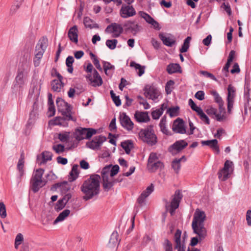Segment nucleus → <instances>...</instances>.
Segmentation results:
<instances>
[{"label":"nucleus","mask_w":251,"mask_h":251,"mask_svg":"<svg viewBox=\"0 0 251 251\" xmlns=\"http://www.w3.org/2000/svg\"><path fill=\"white\" fill-rule=\"evenodd\" d=\"M100 179L99 175L94 174L83 182L80 187V190L84 195L83 200L88 201L99 194Z\"/></svg>","instance_id":"nucleus-1"},{"label":"nucleus","mask_w":251,"mask_h":251,"mask_svg":"<svg viewBox=\"0 0 251 251\" xmlns=\"http://www.w3.org/2000/svg\"><path fill=\"white\" fill-rule=\"evenodd\" d=\"M206 215L204 212L197 209L194 216L192 227L194 233L199 236L200 240H202L206 236L207 231L204 227V222Z\"/></svg>","instance_id":"nucleus-2"},{"label":"nucleus","mask_w":251,"mask_h":251,"mask_svg":"<svg viewBox=\"0 0 251 251\" xmlns=\"http://www.w3.org/2000/svg\"><path fill=\"white\" fill-rule=\"evenodd\" d=\"M48 46V40L47 37H43L38 42L35 50V56L33 63L35 67L39 66L40 60Z\"/></svg>","instance_id":"nucleus-3"},{"label":"nucleus","mask_w":251,"mask_h":251,"mask_svg":"<svg viewBox=\"0 0 251 251\" xmlns=\"http://www.w3.org/2000/svg\"><path fill=\"white\" fill-rule=\"evenodd\" d=\"M152 127L151 126L149 128L141 129L139 133L141 140L151 146L154 145L157 141V137Z\"/></svg>","instance_id":"nucleus-4"},{"label":"nucleus","mask_w":251,"mask_h":251,"mask_svg":"<svg viewBox=\"0 0 251 251\" xmlns=\"http://www.w3.org/2000/svg\"><path fill=\"white\" fill-rule=\"evenodd\" d=\"M233 162L227 160L224 164V167L218 173V178L222 181H226L230 176L233 171Z\"/></svg>","instance_id":"nucleus-5"},{"label":"nucleus","mask_w":251,"mask_h":251,"mask_svg":"<svg viewBox=\"0 0 251 251\" xmlns=\"http://www.w3.org/2000/svg\"><path fill=\"white\" fill-rule=\"evenodd\" d=\"M56 103L59 112H60L62 114H66L67 119H73L71 105L69 103L61 98H57Z\"/></svg>","instance_id":"nucleus-6"},{"label":"nucleus","mask_w":251,"mask_h":251,"mask_svg":"<svg viewBox=\"0 0 251 251\" xmlns=\"http://www.w3.org/2000/svg\"><path fill=\"white\" fill-rule=\"evenodd\" d=\"M144 94L146 98L151 99L155 102L159 100V97L161 98V93L154 86L147 85L144 88Z\"/></svg>","instance_id":"nucleus-7"},{"label":"nucleus","mask_w":251,"mask_h":251,"mask_svg":"<svg viewBox=\"0 0 251 251\" xmlns=\"http://www.w3.org/2000/svg\"><path fill=\"white\" fill-rule=\"evenodd\" d=\"M106 140V137L102 135L95 137L91 141L86 143V146L93 150H99L102 144Z\"/></svg>","instance_id":"nucleus-8"},{"label":"nucleus","mask_w":251,"mask_h":251,"mask_svg":"<svg viewBox=\"0 0 251 251\" xmlns=\"http://www.w3.org/2000/svg\"><path fill=\"white\" fill-rule=\"evenodd\" d=\"M123 31V28L121 25L115 23L108 25L105 29V32L106 33H112L113 37H118Z\"/></svg>","instance_id":"nucleus-9"},{"label":"nucleus","mask_w":251,"mask_h":251,"mask_svg":"<svg viewBox=\"0 0 251 251\" xmlns=\"http://www.w3.org/2000/svg\"><path fill=\"white\" fill-rule=\"evenodd\" d=\"M86 78L90 82V84L92 86L94 87L100 86L103 83V81L100 75L95 69L93 71V76L91 75H89L86 76Z\"/></svg>","instance_id":"nucleus-10"},{"label":"nucleus","mask_w":251,"mask_h":251,"mask_svg":"<svg viewBox=\"0 0 251 251\" xmlns=\"http://www.w3.org/2000/svg\"><path fill=\"white\" fill-rule=\"evenodd\" d=\"M172 130L176 133H186V130L183 120L179 118L175 120L172 126Z\"/></svg>","instance_id":"nucleus-11"},{"label":"nucleus","mask_w":251,"mask_h":251,"mask_svg":"<svg viewBox=\"0 0 251 251\" xmlns=\"http://www.w3.org/2000/svg\"><path fill=\"white\" fill-rule=\"evenodd\" d=\"M154 186L152 184L148 186L139 197L137 199V202L139 206H142L145 204L146 199L153 191Z\"/></svg>","instance_id":"nucleus-12"},{"label":"nucleus","mask_w":251,"mask_h":251,"mask_svg":"<svg viewBox=\"0 0 251 251\" xmlns=\"http://www.w3.org/2000/svg\"><path fill=\"white\" fill-rule=\"evenodd\" d=\"M120 123L122 126L126 130L130 131L133 128V123L130 118L125 113H123L120 117Z\"/></svg>","instance_id":"nucleus-13"},{"label":"nucleus","mask_w":251,"mask_h":251,"mask_svg":"<svg viewBox=\"0 0 251 251\" xmlns=\"http://www.w3.org/2000/svg\"><path fill=\"white\" fill-rule=\"evenodd\" d=\"M136 11L132 6L123 5L120 10V15L122 17L126 18L135 15Z\"/></svg>","instance_id":"nucleus-14"},{"label":"nucleus","mask_w":251,"mask_h":251,"mask_svg":"<svg viewBox=\"0 0 251 251\" xmlns=\"http://www.w3.org/2000/svg\"><path fill=\"white\" fill-rule=\"evenodd\" d=\"M188 146V143L184 140H180L175 142L169 148L170 151L179 152Z\"/></svg>","instance_id":"nucleus-15"},{"label":"nucleus","mask_w":251,"mask_h":251,"mask_svg":"<svg viewBox=\"0 0 251 251\" xmlns=\"http://www.w3.org/2000/svg\"><path fill=\"white\" fill-rule=\"evenodd\" d=\"M124 26L126 28V30H129L134 35H135L141 29V26L139 25L135 22L128 21L126 22Z\"/></svg>","instance_id":"nucleus-16"},{"label":"nucleus","mask_w":251,"mask_h":251,"mask_svg":"<svg viewBox=\"0 0 251 251\" xmlns=\"http://www.w3.org/2000/svg\"><path fill=\"white\" fill-rule=\"evenodd\" d=\"M103 179V187L105 191H108L116 183V180H113L111 178V180H109L107 174L104 172L102 174Z\"/></svg>","instance_id":"nucleus-17"},{"label":"nucleus","mask_w":251,"mask_h":251,"mask_svg":"<svg viewBox=\"0 0 251 251\" xmlns=\"http://www.w3.org/2000/svg\"><path fill=\"white\" fill-rule=\"evenodd\" d=\"M183 195L180 191L179 190H176L174 195L172 196V199L170 206L177 208L179 207V203Z\"/></svg>","instance_id":"nucleus-18"},{"label":"nucleus","mask_w":251,"mask_h":251,"mask_svg":"<svg viewBox=\"0 0 251 251\" xmlns=\"http://www.w3.org/2000/svg\"><path fill=\"white\" fill-rule=\"evenodd\" d=\"M136 120L139 123H147L150 120L147 112L136 111L134 114Z\"/></svg>","instance_id":"nucleus-19"},{"label":"nucleus","mask_w":251,"mask_h":251,"mask_svg":"<svg viewBox=\"0 0 251 251\" xmlns=\"http://www.w3.org/2000/svg\"><path fill=\"white\" fill-rule=\"evenodd\" d=\"M68 37L69 39L75 44L78 43V28L76 25H74L68 31Z\"/></svg>","instance_id":"nucleus-20"},{"label":"nucleus","mask_w":251,"mask_h":251,"mask_svg":"<svg viewBox=\"0 0 251 251\" xmlns=\"http://www.w3.org/2000/svg\"><path fill=\"white\" fill-rule=\"evenodd\" d=\"M214 119L218 122H223L227 119L226 111L224 106L219 107V111H217Z\"/></svg>","instance_id":"nucleus-21"},{"label":"nucleus","mask_w":251,"mask_h":251,"mask_svg":"<svg viewBox=\"0 0 251 251\" xmlns=\"http://www.w3.org/2000/svg\"><path fill=\"white\" fill-rule=\"evenodd\" d=\"M201 144L203 146H209L212 150L215 151L217 153H219L220 152L219 148L218 145V141L216 139L202 141Z\"/></svg>","instance_id":"nucleus-22"},{"label":"nucleus","mask_w":251,"mask_h":251,"mask_svg":"<svg viewBox=\"0 0 251 251\" xmlns=\"http://www.w3.org/2000/svg\"><path fill=\"white\" fill-rule=\"evenodd\" d=\"M44 182L43 180H30V184L31 187V189L34 193L37 192L40 188L44 186L46 183V181H45L44 184H42Z\"/></svg>","instance_id":"nucleus-23"},{"label":"nucleus","mask_w":251,"mask_h":251,"mask_svg":"<svg viewBox=\"0 0 251 251\" xmlns=\"http://www.w3.org/2000/svg\"><path fill=\"white\" fill-rule=\"evenodd\" d=\"M86 128L79 127L76 128L75 132V137L78 140L80 141L85 139Z\"/></svg>","instance_id":"nucleus-24"},{"label":"nucleus","mask_w":251,"mask_h":251,"mask_svg":"<svg viewBox=\"0 0 251 251\" xmlns=\"http://www.w3.org/2000/svg\"><path fill=\"white\" fill-rule=\"evenodd\" d=\"M62 80L54 79L51 82V89L54 92H60L64 87Z\"/></svg>","instance_id":"nucleus-25"},{"label":"nucleus","mask_w":251,"mask_h":251,"mask_svg":"<svg viewBox=\"0 0 251 251\" xmlns=\"http://www.w3.org/2000/svg\"><path fill=\"white\" fill-rule=\"evenodd\" d=\"M167 71L169 74L176 73H181V67L177 63H171L167 67Z\"/></svg>","instance_id":"nucleus-26"},{"label":"nucleus","mask_w":251,"mask_h":251,"mask_svg":"<svg viewBox=\"0 0 251 251\" xmlns=\"http://www.w3.org/2000/svg\"><path fill=\"white\" fill-rule=\"evenodd\" d=\"M159 36L163 43L168 47H171L176 43V40L174 39L166 37L162 33L159 34Z\"/></svg>","instance_id":"nucleus-27"},{"label":"nucleus","mask_w":251,"mask_h":251,"mask_svg":"<svg viewBox=\"0 0 251 251\" xmlns=\"http://www.w3.org/2000/svg\"><path fill=\"white\" fill-rule=\"evenodd\" d=\"M63 116L61 117H57L54 120V124L55 125L61 126H68L67 121L72 120L73 119H67L66 118V114H62Z\"/></svg>","instance_id":"nucleus-28"},{"label":"nucleus","mask_w":251,"mask_h":251,"mask_svg":"<svg viewBox=\"0 0 251 251\" xmlns=\"http://www.w3.org/2000/svg\"><path fill=\"white\" fill-rule=\"evenodd\" d=\"M147 167L151 172H155L158 169L163 168L164 165L162 162L158 160L151 164H148Z\"/></svg>","instance_id":"nucleus-29"},{"label":"nucleus","mask_w":251,"mask_h":251,"mask_svg":"<svg viewBox=\"0 0 251 251\" xmlns=\"http://www.w3.org/2000/svg\"><path fill=\"white\" fill-rule=\"evenodd\" d=\"M182 160H183L184 161L186 160L185 156H182L181 158L178 159L176 158L172 162V167L176 173L179 172L180 169V162Z\"/></svg>","instance_id":"nucleus-30"},{"label":"nucleus","mask_w":251,"mask_h":251,"mask_svg":"<svg viewBox=\"0 0 251 251\" xmlns=\"http://www.w3.org/2000/svg\"><path fill=\"white\" fill-rule=\"evenodd\" d=\"M83 23L86 27H89L90 29L99 28V25L88 17L84 18Z\"/></svg>","instance_id":"nucleus-31"},{"label":"nucleus","mask_w":251,"mask_h":251,"mask_svg":"<svg viewBox=\"0 0 251 251\" xmlns=\"http://www.w3.org/2000/svg\"><path fill=\"white\" fill-rule=\"evenodd\" d=\"M64 187H65V189L67 190H69L70 188L68 185V182L67 181H63L62 182L56 183L53 184L50 188V190L52 191H55L58 189L60 188L61 190L64 189Z\"/></svg>","instance_id":"nucleus-32"},{"label":"nucleus","mask_w":251,"mask_h":251,"mask_svg":"<svg viewBox=\"0 0 251 251\" xmlns=\"http://www.w3.org/2000/svg\"><path fill=\"white\" fill-rule=\"evenodd\" d=\"M210 94L213 96L214 101L218 104L219 107L224 106V102L216 91L212 90L210 91Z\"/></svg>","instance_id":"nucleus-33"},{"label":"nucleus","mask_w":251,"mask_h":251,"mask_svg":"<svg viewBox=\"0 0 251 251\" xmlns=\"http://www.w3.org/2000/svg\"><path fill=\"white\" fill-rule=\"evenodd\" d=\"M16 83L14 87H18L22 88L24 85L25 81L24 80V74L22 72H19L15 78Z\"/></svg>","instance_id":"nucleus-34"},{"label":"nucleus","mask_w":251,"mask_h":251,"mask_svg":"<svg viewBox=\"0 0 251 251\" xmlns=\"http://www.w3.org/2000/svg\"><path fill=\"white\" fill-rule=\"evenodd\" d=\"M130 66L134 67L136 71L138 70L137 74L139 76H142L145 73V67L141 66L139 64H137L134 61H131L130 62Z\"/></svg>","instance_id":"nucleus-35"},{"label":"nucleus","mask_w":251,"mask_h":251,"mask_svg":"<svg viewBox=\"0 0 251 251\" xmlns=\"http://www.w3.org/2000/svg\"><path fill=\"white\" fill-rule=\"evenodd\" d=\"M121 146L124 149L126 154H129L131 149L133 147V144L131 140H127L121 143Z\"/></svg>","instance_id":"nucleus-36"},{"label":"nucleus","mask_w":251,"mask_h":251,"mask_svg":"<svg viewBox=\"0 0 251 251\" xmlns=\"http://www.w3.org/2000/svg\"><path fill=\"white\" fill-rule=\"evenodd\" d=\"M70 213V210L69 209H65L61 212L56 219L53 222V225L56 224L59 222L63 221Z\"/></svg>","instance_id":"nucleus-37"},{"label":"nucleus","mask_w":251,"mask_h":251,"mask_svg":"<svg viewBox=\"0 0 251 251\" xmlns=\"http://www.w3.org/2000/svg\"><path fill=\"white\" fill-rule=\"evenodd\" d=\"M42 161L39 162V164L46 163L48 161H50L52 159V154L51 152L48 151H44L41 153Z\"/></svg>","instance_id":"nucleus-38"},{"label":"nucleus","mask_w":251,"mask_h":251,"mask_svg":"<svg viewBox=\"0 0 251 251\" xmlns=\"http://www.w3.org/2000/svg\"><path fill=\"white\" fill-rule=\"evenodd\" d=\"M24 155L22 153L17 164V168L19 170L20 176L22 177L24 174Z\"/></svg>","instance_id":"nucleus-39"},{"label":"nucleus","mask_w":251,"mask_h":251,"mask_svg":"<svg viewBox=\"0 0 251 251\" xmlns=\"http://www.w3.org/2000/svg\"><path fill=\"white\" fill-rule=\"evenodd\" d=\"M166 117L164 116L162 118L160 123L159 126L161 129V131L165 134L167 135H170L171 133L170 131L168 130L167 127H166Z\"/></svg>","instance_id":"nucleus-40"},{"label":"nucleus","mask_w":251,"mask_h":251,"mask_svg":"<svg viewBox=\"0 0 251 251\" xmlns=\"http://www.w3.org/2000/svg\"><path fill=\"white\" fill-rule=\"evenodd\" d=\"M44 170L42 168L37 169L33 173L30 180H42Z\"/></svg>","instance_id":"nucleus-41"},{"label":"nucleus","mask_w":251,"mask_h":251,"mask_svg":"<svg viewBox=\"0 0 251 251\" xmlns=\"http://www.w3.org/2000/svg\"><path fill=\"white\" fill-rule=\"evenodd\" d=\"M78 165H74L72 168L71 172L70 173V175L71 176V177L70 178L71 181H74L75 180L76 178L78 177Z\"/></svg>","instance_id":"nucleus-42"},{"label":"nucleus","mask_w":251,"mask_h":251,"mask_svg":"<svg viewBox=\"0 0 251 251\" xmlns=\"http://www.w3.org/2000/svg\"><path fill=\"white\" fill-rule=\"evenodd\" d=\"M191 40V37L190 36H188L184 41V43L180 49L179 51L180 53H183L187 51L189 46H190V42Z\"/></svg>","instance_id":"nucleus-43"},{"label":"nucleus","mask_w":251,"mask_h":251,"mask_svg":"<svg viewBox=\"0 0 251 251\" xmlns=\"http://www.w3.org/2000/svg\"><path fill=\"white\" fill-rule=\"evenodd\" d=\"M23 2V0H17L11 6L10 9V13L11 15L14 14L19 9Z\"/></svg>","instance_id":"nucleus-44"},{"label":"nucleus","mask_w":251,"mask_h":251,"mask_svg":"<svg viewBox=\"0 0 251 251\" xmlns=\"http://www.w3.org/2000/svg\"><path fill=\"white\" fill-rule=\"evenodd\" d=\"M181 231L179 229H177L174 235V239L176 243L175 248L179 247L180 246H182L183 245L181 243Z\"/></svg>","instance_id":"nucleus-45"},{"label":"nucleus","mask_w":251,"mask_h":251,"mask_svg":"<svg viewBox=\"0 0 251 251\" xmlns=\"http://www.w3.org/2000/svg\"><path fill=\"white\" fill-rule=\"evenodd\" d=\"M179 107L178 106L169 108L167 113L169 114L171 117H176L178 115Z\"/></svg>","instance_id":"nucleus-46"},{"label":"nucleus","mask_w":251,"mask_h":251,"mask_svg":"<svg viewBox=\"0 0 251 251\" xmlns=\"http://www.w3.org/2000/svg\"><path fill=\"white\" fill-rule=\"evenodd\" d=\"M227 91L228 95L227 99L234 100L235 96V89L234 87L231 85H229L227 88Z\"/></svg>","instance_id":"nucleus-47"},{"label":"nucleus","mask_w":251,"mask_h":251,"mask_svg":"<svg viewBox=\"0 0 251 251\" xmlns=\"http://www.w3.org/2000/svg\"><path fill=\"white\" fill-rule=\"evenodd\" d=\"M118 237L119 235L117 231H114L110 236L109 243L114 245L119 243Z\"/></svg>","instance_id":"nucleus-48"},{"label":"nucleus","mask_w":251,"mask_h":251,"mask_svg":"<svg viewBox=\"0 0 251 251\" xmlns=\"http://www.w3.org/2000/svg\"><path fill=\"white\" fill-rule=\"evenodd\" d=\"M118 41L116 39L107 40L105 43L106 46L110 50H114L116 48Z\"/></svg>","instance_id":"nucleus-49"},{"label":"nucleus","mask_w":251,"mask_h":251,"mask_svg":"<svg viewBox=\"0 0 251 251\" xmlns=\"http://www.w3.org/2000/svg\"><path fill=\"white\" fill-rule=\"evenodd\" d=\"M163 247L164 251H173L172 244L168 239H165L163 243Z\"/></svg>","instance_id":"nucleus-50"},{"label":"nucleus","mask_w":251,"mask_h":251,"mask_svg":"<svg viewBox=\"0 0 251 251\" xmlns=\"http://www.w3.org/2000/svg\"><path fill=\"white\" fill-rule=\"evenodd\" d=\"M164 109L163 108H159L154 111H153L151 113L152 118L154 120H157L163 114Z\"/></svg>","instance_id":"nucleus-51"},{"label":"nucleus","mask_w":251,"mask_h":251,"mask_svg":"<svg viewBox=\"0 0 251 251\" xmlns=\"http://www.w3.org/2000/svg\"><path fill=\"white\" fill-rule=\"evenodd\" d=\"M52 150L57 154H60L65 151V146L62 144H57L52 146Z\"/></svg>","instance_id":"nucleus-52"},{"label":"nucleus","mask_w":251,"mask_h":251,"mask_svg":"<svg viewBox=\"0 0 251 251\" xmlns=\"http://www.w3.org/2000/svg\"><path fill=\"white\" fill-rule=\"evenodd\" d=\"M139 14L149 24L151 23L153 19L149 14L144 11H140Z\"/></svg>","instance_id":"nucleus-53"},{"label":"nucleus","mask_w":251,"mask_h":251,"mask_svg":"<svg viewBox=\"0 0 251 251\" xmlns=\"http://www.w3.org/2000/svg\"><path fill=\"white\" fill-rule=\"evenodd\" d=\"M200 119L205 123L206 125H209L210 124V120L208 118V117L206 116V115L203 112L202 110H201L200 112H199L197 114Z\"/></svg>","instance_id":"nucleus-54"},{"label":"nucleus","mask_w":251,"mask_h":251,"mask_svg":"<svg viewBox=\"0 0 251 251\" xmlns=\"http://www.w3.org/2000/svg\"><path fill=\"white\" fill-rule=\"evenodd\" d=\"M81 91L79 92H77V90L74 88H70L68 92V95L70 98H73L75 96V94L79 95L81 92L84 91V89L83 88H81Z\"/></svg>","instance_id":"nucleus-55"},{"label":"nucleus","mask_w":251,"mask_h":251,"mask_svg":"<svg viewBox=\"0 0 251 251\" xmlns=\"http://www.w3.org/2000/svg\"><path fill=\"white\" fill-rule=\"evenodd\" d=\"M188 102L189 105L191 107V109L193 110L196 111L197 113V114L202 110L201 107L197 106L196 103L191 99L189 100Z\"/></svg>","instance_id":"nucleus-56"},{"label":"nucleus","mask_w":251,"mask_h":251,"mask_svg":"<svg viewBox=\"0 0 251 251\" xmlns=\"http://www.w3.org/2000/svg\"><path fill=\"white\" fill-rule=\"evenodd\" d=\"M58 138L62 142H67L69 139V133H59Z\"/></svg>","instance_id":"nucleus-57"},{"label":"nucleus","mask_w":251,"mask_h":251,"mask_svg":"<svg viewBox=\"0 0 251 251\" xmlns=\"http://www.w3.org/2000/svg\"><path fill=\"white\" fill-rule=\"evenodd\" d=\"M85 139H90L93 135L96 134L97 130L92 128H86Z\"/></svg>","instance_id":"nucleus-58"},{"label":"nucleus","mask_w":251,"mask_h":251,"mask_svg":"<svg viewBox=\"0 0 251 251\" xmlns=\"http://www.w3.org/2000/svg\"><path fill=\"white\" fill-rule=\"evenodd\" d=\"M103 67L104 72L107 75V71L108 70H114L115 67L111 65L109 62L106 61L103 62Z\"/></svg>","instance_id":"nucleus-59"},{"label":"nucleus","mask_w":251,"mask_h":251,"mask_svg":"<svg viewBox=\"0 0 251 251\" xmlns=\"http://www.w3.org/2000/svg\"><path fill=\"white\" fill-rule=\"evenodd\" d=\"M217 110V109L214 107H209L206 110V112L210 117L214 119L216 116Z\"/></svg>","instance_id":"nucleus-60"},{"label":"nucleus","mask_w":251,"mask_h":251,"mask_svg":"<svg viewBox=\"0 0 251 251\" xmlns=\"http://www.w3.org/2000/svg\"><path fill=\"white\" fill-rule=\"evenodd\" d=\"M6 207L3 202H0V216L1 218H5L6 217Z\"/></svg>","instance_id":"nucleus-61"},{"label":"nucleus","mask_w":251,"mask_h":251,"mask_svg":"<svg viewBox=\"0 0 251 251\" xmlns=\"http://www.w3.org/2000/svg\"><path fill=\"white\" fill-rule=\"evenodd\" d=\"M157 161H158V158L157 156V154L154 152L151 153L148 159V164H151Z\"/></svg>","instance_id":"nucleus-62"},{"label":"nucleus","mask_w":251,"mask_h":251,"mask_svg":"<svg viewBox=\"0 0 251 251\" xmlns=\"http://www.w3.org/2000/svg\"><path fill=\"white\" fill-rule=\"evenodd\" d=\"M200 73H201V74L202 75H204V76H205L206 77L210 78V79H211L215 81H218L217 78L215 77V76L213 74L208 72L207 71H200Z\"/></svg>","instance_id":"nucleus-63"},{"label":"nucleus","mask_w":251,"mask_h":251,"mask_svg":"<svg viewBox=\"0 0 251 251\" xmlns=\"http://www.w3.org/2000/svg\"><path fill=\"white\" fill-rule=\"evenodd\" d=\"M174 84L175 82L172 80H170L166 83L165 85V91L167 94H171L172 92V89L170 88V87L174 85Z\"/></svg>","instance_id":"nucleus-64"}]
</instances>
